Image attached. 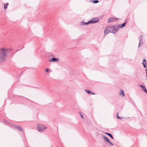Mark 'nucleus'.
I'll list each match as a JSON object with an SVG mask.
<instances>
[{
    "label": "nucleus",
    "instance_id": "1",
    "mask_svg": "<svg viewBox=\"0 0 147 147\" xmlns=\"http://www.w3.org/2000/svg\"><path fill=\"white\" fill-rule=\"evenodd\" d=\"M10 49L2 48L0 49V63L4 62L6 59L7 54L10 52Z\"/></svg>",
    "mask_w": 147,
    "mask_h": 147
},
{
    "label": "nucleus",
    "instance_id": "2",
    "mask_svg": "<svg viewBox=\"0 0 147 147\" xmlns=\"http://www.w3.org/2000/svg\"><path fill=\"white\" fill-rule=\"evenodd\" d=\"M108 27L110 32L115 34L117 31L118 28L117 25H114L112 26H108Z\"/></svg>",
    "mask_w": 147,
    "mask_h": 147
},
{
    "label": "nucleus",
    "instance_id": "3",
    "mask_svg": "<svg viewBox=\"0 0 147 147\" xmlns=\"http://www.w3.org/2000/svg\"><path fill=\"white\" fill-rule=\"evenodd\" d=\"M37 129L39 131H42L47 128V127L41 124H38L37 125Z\"/></svg>",
    "mask_w": 147,
    "mask_h": 147
},
{
    "label": "nucleus",
    "instance_id": "4",
    "mask_svg": "<svg viewBox=\"0 0 147 147\" xmlns=\"http://www.w3.org/2000/svg\"><path fill=\"white\" fill-rule=\"evenodd\" d=\"M99 19L98 18H92L89 21L90 24L95 23L98 22L99 21Z\"/></svg>",
    "mask_w": 147,
    "mask_h": 147
},
{
    "label": "nucleus",
    "instance_id": "5",
    "mask_svg": "<svg viewBox=\"0 0 147 147\" xmlns=\"http://www.w3.org/2000/svg\"><path fill=\"white\" fill-rule=\"evenodd\" d=\"M12 126L13 127H14L16 128H17L20 131H23V129L22 128V127L21 126H19L18 125H15V124H12Z\"/></svg>",
    "mask_w": 147,
    "mask_h": 147
},
{
    "label": "nucleus",
    "instance_id": "6",
    "mask_svg": "<svg viewBox=\"0 0 147 147\" xmlns=\"http://www.w3.org/2000/svg\"><path fill=\"white\" fill-rule=\"evenodd\" d=\"M118 18H111L109 19L108 22L109 23L111 22H113L117 20Z\"/></svg>",
    "mask_w": 147,
    "mask_h": 147
},
{
    "label": "nucleus",
    "instance_id": "7",
    "mask_svg": "<svg viewBox=\"0 0 147 147\" xmlns=\"http://www.w3.org/2000/svg\"><path fill=\"white\" fill-rule=\"evenodd\" d=\"M59 59L56 58H52L51 59L49 60V62H55L58 61L59 60Z\"/></svg>",
    "mask_w": 147,
    "mask_h": 147
},
{
    "label": "nucleus",
    "instance_id": "8",
    "mask_svg": "<svg viewBox=\"0 0 147 147\" xmlns=\"http://www.w3.org/2000/svg\"><path fill=\"white\" fill-rule=\"evenodd\" d=\"M139 38V44L138 47H139L141 45V44H143V38L142 37V35H141Z\"/></svg>",
    "mask_w": 147,
    "mask_h": 147
},
{
    "label": "nucleus",
    "instance_id": "9",
    "mask_svg": "<svg viewBox=\"0 0 147 147\" xmlns=\"http://www.w3.org/2000/svg\"><path fill=\"white\" fill-rule=\"evenodd\" d=\"M126 23H127V22H125L123 23V24H119L118 25H117V28H122L123 27H124L125 26V24H126Z\"/></svg>",
    "mask_w": 147,
    "mask_h": 147
},
{
    "label": "nucleus",
    "instance_id": "10",
    "mask_svg": "<svg viewBox=\"0 0 147 147\" xmlns=\"http://www.w3.org/2000/svg\"><path fill=\"white\" fill-rule=\"evenodd\" d=\"M139 86L141 88L143 91L145 92L146 93H147V90L145 86L142 85H140Z\"/></svg>",
    "mask_w": 147,
    "mask_h": 147
},
{
    "label": "nucleus",
    "instance_id": "11",
    "mask_svg": "<svg viewBox=\"0 0 147 147\" xmlns=\"http://www.w3.org/2000/svg\"><path fill=\"white\" fill-rule=\"evenodd\" d=\"M142 64L143 65L144 67V68H147L146 67V60L145 59H144L142 61Z\"/></svg>",
    "mask_w": 147,
    "mask_h": 147
},
{
    "label": "nucleus",
    "instance_id": "12",
    "mask_svg": "<svg viewBox=\"0 0 147 147\" xmlns=\"http://www.w3.org/2000/svg\"><path fill=\"white\" fill-rule=\"evenodd\" d=\"M109 32H110V31L109 30L108 26L107 27L105 28L104 31V33L105 34H107Z\"/></svg>",
    "mask_w": 147,
    "mask_h": 147
},
{
    "label": "nucleus",
    "instance_id": "13",
    "mask_svg": "<svg viewBox=\"0 0 147 147\" xmlns=\"http://www.w3.org/2000/svg\"><path fill=\"white\" fill-rule=\"evenodd\" d=\"M119 95L120 96H122L123 97L124 96H125L124 92L123 90H121L120 92H119Z\"/></svg>",
    "mask_w": 147,
    "mask_h": 147
},
{
    "label": "nucleus",
    "instance_id": "14",
    "mask_svg": "<svg viewBox=\"0 0 147 147\" xmlns=\"http://www.w3.org/2000/svg\"><path fill=\"white\" fill-rule=\"evenodd\" d=\"M90 24L89 21H88L87 22H83V21L81 22V25L82 26L85 25H87V24Z\"/></svg>",
    "mask_w": 147,
    "mask_h": 147
},
{
    "label": "nucleus",
    "instance_id": "15",
    "mask_svg": "<svg viewBox=\"0 0 147 147\" xmlns=\"http://www.w3.org/2000/svg\"><path fill=\"white\" fill-rule=\"evenodd\" d=\"M103 139L105 140L107 142H109V140L107 138V137L105 136H103Z\"/></svg>",
    "mask_w": 147,
    "mask_h": 147
},
{
    "label": "nucleus",
    "instance_id": "16",
    "mask_svg": "<svg viewBox=\"0 0 147 147\" xmlns=\"http://www.w3.org/2000/svg\"><path fill=\"white\" fill-rule=\"evenodd\" d=\"M4 122L6 124H8V125H11L12 126V124H13L12 123H10L9 122H8L6 120H3Z\"/></svg>",
    "mask_w": 147,
    "mask_h": 147
},
{
    "label": "nucleus",
    "instance_id": "17",
    "mask_svg": "<svg viewBox=\"0 0 147 147\" xmlns=\"http://www.w3.org/2000/svg\"><path fill=\"white\" fill-rule=\"evenodd\" d=\"M90 1L94 3H96L99 2L98 0H90Z\"/></svg>",
    "mask_w": 147,
    "mask_h": 147
},
{
    "label": "nucleus",
    "instance_id": "18",
    "mask_svg": "<svg viewBox=\"0 0 147 147\" xmlns=\"http://www.w3.org/2000/svg\"><path fill=\"white\" fill-rule=\"evenodd\" d=\"M105 133L106 134H107V135L109 136L112 139H113V136L111 134L107 132H105Z\"/></svg>",
    "mask_w": 147,
    "mask_h": 147
},
{
    "label": "nucleus",
    "instance_id": "19",
    "mask_svg": "<svg viewBox=\"0 0 147 147\" xmlns=\"http://www.w3.org/2000/svg\"><path fill=\"white\" fill-rule=\"evenodd\" d=\"M8 4V3H7L6 4H4V9H7Z\"/></svg>",
    "mask_w": 147,
    "mask_h": 147
},
{
    "label": "nucleus",
    "instance_id": "20",
    "mask_svg": "<svg viewBox=\"0 0 147 147\" xmlns=\"http://www.w3.org/2000/svg\"><path fill=\"white\" fill-rule=\"evenodd\" d=\"M85 91L88 94H90L91 93V91L90 90H85Z\"/></svg>",
    "mask_w": 147,
    "mask_h": 147
},
{
    "label": "nucleus",
    "instance_id": "21",
    "mask_svg": "<svg viewBox=\"0 0 147 147\" xmlns=\"http://www.w3.org/2000/svg\"><path fill=\"white\" fill-rule=\"evenodd\" d=\"M108 143H109L110 144V145L112 146H114V144H113L112 142H111L110 141H109V142H108Z\"/></svg>",
    "mask_w": 147,
    "mask_h": 147
},
{
    "label": "nucleus",
    "instance_id": "22",
    "mask_svg": "<svg viewBox=\"0 0 147 147\" xmlns=\"http://www.w3.org/2000/svg\"><path fill=\"white\" fill-rule=\"evenodd\" d=\"M49 71V69L48 68H47L46 69H45V72H46V73H47Z\"/></svg>",
    "mask_w": 147,
    "mask_h": 147
},
{
    "label": "nucleus",
    "instance_id": "23",
    "mask_svg": "<svg viewBox=\"0 0 147 147\" xmlns=\"http://www.w3.org/2000/svg\"><path fill=\"white\" fill-rule=\"evenodd\" d=\"M80 117H81L82 118V119H83V115L81 114L80 113Z\"/></svg>",
    "mask_w": 147,
    "mask_h": 147
},
{
    "label": "nucleus",
    "instance_id": "24",
    "mask_svg": "<svg viewBox=\"0 0 147 147\" xmlns=\"http://www.w3.org/2000/svg\"><path fill=\"white\" fill-rule=\"evenodd\" d=\"M117 118L119 119H121L122 118V117H120L119 116H117Z\"/></svg>",
    "mask_w": 147,
    "mask_h": 147
},
{
    "label": "nucleus",
    "instance_id": "25",
    "mask_svg": "<svg viewBox=\"0 0 147 147\" xmlns=\"http://www.w3.org/2000/svg\"><path fill=\"white\" fill-rule=\"evenodd\" d=\"M146 77L147 78V69H146Z\"/></svg>",
    "mask_w": 147,
    "mask_h": 147
},
{
    "label": "nucleus",
    "instance_id": "26",
    "mask_svg": "<svg viewBox=\"0 0 147 147\" xmlns=\"http://www.w3.org/2000/svg\"><path fill=\"white\" fill-rule=\"evenodd\" d=\"M90 94H93V95H94L95 94L94 93H93V92H91V93H90Z\"/></svg>",
    "mask_w": 147,
    "mask_h": 147
},
{
    "label": "nucleus",
    "instance_id": "27",
    "mask_svg": "<svg viewBox=\"0 0 147 147\" xmlns=\"http://www.w3.org/2000/svg\"><path fill=\"white\" fill-rule=\"evenodd\" d=\"M116 116H117H117H119V113H117Z\"/></svg>",
    "mask_w": 147,
    "mask_h": 147
}]
</instances>
